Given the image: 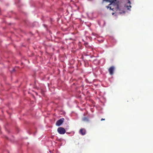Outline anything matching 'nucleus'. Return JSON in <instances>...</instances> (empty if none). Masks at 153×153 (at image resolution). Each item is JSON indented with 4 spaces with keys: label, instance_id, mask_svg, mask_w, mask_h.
Wrapping results in <instances>:
<instances>
[{
    "label": "nucleus",
    "instance_id": "1",
    "mask_svg": "<svg viewBox=\"0 0 153 153\" xmlns=\"http://www.w3.org/2000/svg\"><path fill=\"white\" fill-rule=\"evenodd\" d=\"M117 0H111L110 2L111 3L108 6V8H110V10L113 11H116V13L119 14H121L122 13H124V11L123 10H121L120 9L119 7L118 4L115 3L114 1Z\"/></svg>",
    "mask_w": 153,
    "mask_h": 153
},
{
    "label": "nucleus",
    "instance_id": "2",
    "mask_svg": "<svg viewBox=\"0 0 153 153\" xmlns=\"http://www.w3.org/2000/svg\"><path fill=\"white\" fill-rule=\"evenodd\" d=\"M57 131L60 134H64L66 132L65 129L62 127L59 128L57 129Z\"/></svg>",
    "mask_w": 153,
    "mask_h": 153
},
{
    "label": "nucleus",
    "instance_id": "3",
    "mask_svg": "<svg viewBox=\"0 0 153 153\" xmlns=\"http://www.w3.org/2000/svg\"><path fill=\"white\" fill-rule=\"evenodd\" d=\"M64 121V119L62 118L58 120L56 123V125L57 126H60L63 122Z\"/></svg>",
    "mask_w": 153,
    "mask_h": 153
},
{
    "label": "nucleus",
    "instance_id": "4",
    "mask_svg": "<svg viewBox=\"0 0 153 153\" xmlns=\"http://www.w3.org/2000/svg\"><path fill=\"white\" fill-rule=\"evenodd\" d=\"M108 70L110 74L112 75L114 73V67L113 66H112L108 69Z\"/></svg>",
    "mask_w": 153,
    "mask_h": 153
},
{
    "label": "nucleus",
    "instance_id": "5",
    "mask_svg": "<svg viewBox=\"0 0 153 153\" xmlns=\"http://www.w3.org/2000/svg\"><path fill=\"white\" fill-rule=\"evenodd\" d=\"M80 133L82 135H84L86 134V131L84 129H80Z\"/></svg>",
    "mask_w": 153,
    "mask_h": 153
},
{
    "label": "nucleus",
    "instance_id": "6",
    "mask_svg": "<svg viewBox=\"0 0 153 153\" xmlns=\"http://www.w3.org/2000/svg\"><path fill=\"white\" fill-rule=\"evenodd\" d=\"M82 120L84 121H88V120L87 117H85L83 118Z\"/></svg>",
    "mask_w": 153,
    "mask_h": 153
},
{
    "label": "nucleus",
    "instance_id": "7",
    "mask_svg": "<svg viewBox=\"0 0 153 153\" xmlns=\"http://www.w3.org/2000/svg\"><path fill=\"white\" fill-rule=\"evenodd\" d=\"M105 120V119H103V118H102L101 120V121H102L103 120Z\"/></svg>",
    "mask_w": 153,
    "mask_h": 153
},
{
    "label": "nucleus",
    "instance_id": "8",
    "mask_svg": "<svg viewBox=\"0 0 153 153\" xmlns=\"http://www.w3.org/2000/svg\"><path fill=\"white\" fill-rule=\"evenodd\" d=\"M103 1H110V0H103Z\"/></svg>",
    "mask_w": 153,
    "mask_h": 153
},
{
    "label": "nucleus",
    "instance_id": "9",
    "mask_svg": "<svg viewBox=\"0 0 153 153\" xmlns=\"http://www.w3.org/2000/svg\"><path fill=\"white\" fill-rule=\"evenodd\" d=\"M128 3H129V4H130L131 2H130V1H128Z\"/></svg>",
    "mask_w": 153,
    "mask_h": 153
},
{
    "label": "nucleus",
    "instance_id": "10",
    "mask_svg": "<svg viewBox=\"0 0 153 153\" xmlns=\"http://www.w3.org/2000/svg\"><path fill=\"white\" fill-rule=\"evenodd\" d=\"M127 8H127L128 9V10H129L130 9L128 8V6H127Z\"/></svg>",
    "mask_w": 153,
    "mask_h": 153
},
{
    "label": "nucleus",
    "instance_id": "11",
    "mask_svg": "<svg viewBox=\"0 0 153 153\" xmlns=\"http://www.w3.org/2000/svg\"><path fill=\"white\" fill-rule=\"evenodd\" d=\"M129 7L130 8L131 7V5H129Z\"/></svg>",
    "mask_w": 153,
    "mask_h": 153
},
{
    "label": "nucleus",
    "instance_id": "12",
    "mask_svg": "<svg viewBox=\"0 0 153 153\" xmlns=\"http://www.w3.org/2000/svg\"><path fill=\"white\" fill-rule=\"evenodd\" d=\"M114 13H112V15H114Z\"/></svg>",
    "mask_w": 153,
    "mask_h": 153
},
{
    "label": "nucleus",
    "instance_id": "13",
    "mask_svg": "<svg viewBox=\"0 0 153 153\" xmlns=\"http://www.w3.org/2000/svg\"><path fill=\"white\" fill-rule=\"evenodd\" d=\"M13 71H14V69H13Z\"/></svg>",
    "mask_w": 153,
    "mask_h": 153
}]
</instances>
